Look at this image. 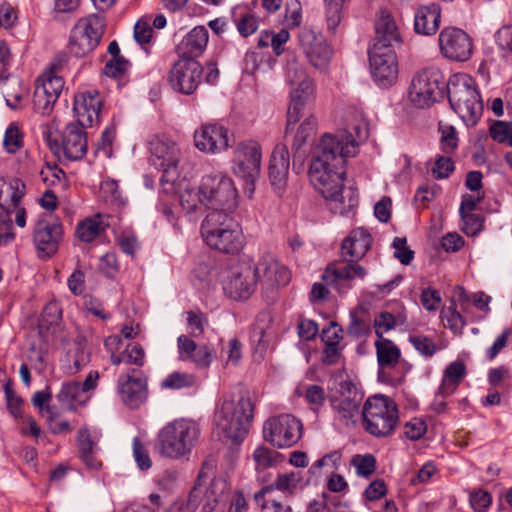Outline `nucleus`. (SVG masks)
I'll list each match as a JSON object with an SVG mask.
<instances>
[{"mask_svg":"<svg viewBox=\"0 0 512 512\" xmlns=\"http://www.w3.org/2000/svg\"><path fill=\"white\" fill-rule=\"evenodd\" d=\"M399 420L395 402L384 395L369 397L363 407V424L368 433L376 437L390 435Z\"/></svg>","mask_w":512,"mask_h":512,"instance_id":"nucleus-7","label":"nucleus"},{"mask_svg":"<svg viewBox=\"0 0 512 512\" xmlns=\"http://www.w3.org/2000/svg\"><path fill=\"white\" fill-rule=\"evenodd\" d=\"M18 19L16 9L9 3L0 4V27L9 29L13 27Z\"/></svg>","mask_w":512,"mask_h":512,"instance_id":"nucleus-64","label":"nucleus"},{"mask_svg":"<svg viewBox=\"0 0 512 512\" xmlns=\"http://www.w3.org/2000/svg\"><path fill=\"white\" fill-rule=\"evenodd\" d=\"M57 399L63 405L74 409L77 405L84 404L87 397L79 382H67L62 385Z\"/></svg>","mask_w":512,"mask_h":512,"instance_id":"nucleus-41","label":"nucleus"},{"mask_svg":"<svg viewBox=\"0 0 512 512\" xmlns=\"http://www.w3.org/2000/svg\"><path fill=\"white\" fill-rule=\"evenodd\" d=\"M359 259L344 258V261L329 266L323 274V280L328 285L334 286L339 292L350 288V285H346L347 282L352 280H363L367 275V270L358 263Z\"/></svg>","mask_w":512,"mask_h":512,"instance_id":"nucleus-24","label":"nucleus"},{"mask_svg":"<svg viewBox=\"0 0 512 512\" xmlns=\"http://www.w3.org/2000/svg\"><path fill=\"white\" fill-rule=\"evenodd\" d=\"M61 319V309L56 302H50L45 306L38 323V333L40 337L48 342L50 337L59 329Z\"/></svg>","mask_w":512,"mask_h":512,"instance_id":"nucleus-36","label":"nucleus"},{"mask_svg":"<svg viewBox=\"0 0 512 512\" xmlns=\"http://www.w3.org/2000/svg\"><path fill=\"white\" fill-rule=\"evenodd\" d=\"M317 130V119L313 115L307 116L299 125L292 142V149L298 151Z\"/></svg>","mask_w":512,"mask_h":512,"instance_id":"nucleus-44","label":"nucleus"},{"mask_svg":"<svg viewBox=\"0 0 512 512\" xmlns=\"http://www.w3.org/2000/svg\"><path fill=\"white\" fill-rule=\"evenodd\" d=\"M194 143L201 152L219 154L230 146L229 131L219 124H203L194 132Z\"/></svg>","mask_w":512,"mask_h":512,"instance_id":"nucleus-21","label":"nucleus"},{"mask_svg":"<svg viewBox=\"0 0 512 512\" xmlns=\"http://www.w3.org/2000/svg\"><path fill=\"white\" fill-rule=\"evenodd\" d=\"M394 256L404 265L413 259V251L407 247V240L404 237H396L393 240Z\"/></svg>","mask_w":512,"mask_h":512,"instance_id":"nucleus-63","label":"nucleus"},{"mask_svg":"<svg viewBox=\"0 0 512 512\" xmlns=\"http://www.w3.org/2000/svg\"><path fill=\"white\" fill-rule=\"evenodd\" d=\"M302 479L303 478L300 472L292 471L289 473L279 474L274 483L263 487L258 493L255 494V500L256 502L260 503L261 500H264V496L274 489L284 493L292 494L300 485Z\"/></svg>","mask_w":512,"mask_h":512,"instance_id":"nucleus-37","label":"nucleus"},{"mask_svg":"<svg viewBox=\"0 0 512 512\" xmlns=\"http://www.w3.org/2000/svg\"><path fill=\"white\" fill-rule=\"evenodd\" d=\"M439 46L442 55L453 61H466L473 51L470 36L456 27H447L440 32Z\"/></svg>","mask_w":512,"mask_h":512,"instance_id":"nucleus-17","label":"nucleus"},{"mask_svg":"<svg viewBox=\"0 0 512 512\" xmlns=\"http://www.w3.org/2000/svg\"><path fill=\"white\" fill-rule=\"evenodd\" d=\"M375 348L380 370L394 368L398 364L401 352L394 342L381 338L375 342Z\"/></svg>","mask_w":512,"mask_h":512,"instance_id":"nucleus-38","label":"nucleus"},{"mask_svg":"<svg viewBox=\"0 0 512 512\" xmlns=\"http://www.w3.org/2000/svg\"><path fill=\"white\" fill-rule=\"evenodd\" d=\"M491 138L498 143H508L512 146V123L495 121L489 129Z\"/></svg>","mask_w":512,"mask_h":512,"instance_id":"nucleus-51","label":"nucleus"},{"mask_svg":"<svg viewBox=\"0 0 512 512\" xmlns=\"http://www.w3.org/2000/svg\"><path fill=\"white\" fill-rule=\"evenodd\" d=\"M369 63L374 81L381 87L392 85L398 77L395 49L371 47Z\"/></svg>","mask_w":512,"mask_h":512,"instance_id":"nucleus-16","label":"nucleus"},{"mask_svg":"<svg viewBox=\"0 0 512 512\" xmlns=\"http://www.w3.org/2000/svg\"><path fill=\"white\" fill-rule=\"evenodd\" d=\"M196 378L193 374L187 372H173L166 376L161 382V387L165 389H184L194 386Z\"/></svg>","mask_w":512,"mask_h":512,"instance_id":"nucleus-45","label":"nucleus"},{"mask_svg":"<svg viewBox=\"0 0 512 512\" xmlns=\"http://www.w3.org/2000/svg\"><path fill=\"white\" fill-rule=\"evenodd\" d=\"M62 225L58 222L41 219L34 228V245L40 257H50L59 247Z\"/></svg>","mask_w":512,"mask_h":512,"instance_id":"nucleus-26","label":"nucleus"},{"mask_svg":"<svg viewBox=\"0 0 512 512\" xmlns=\"http://www.w3.org/2000/svg\"><path fill=\"white\" fill-rule=\"evenodd\" d=\"M340 396L334 395L331 405L335 411L337 418L348 425L350 421L359 413V402L356 387L350 381H342L339 383V389L336 391Z\"/></svg>","mask_w":512,"mask_h":512,"instance_id":"nucleus-27","label":"nucleus"},{"mask_svg":"<svg viewBox=\"0 0 512 512\" xmlns=\"http://www.w3.org/2000/svg\"><path fill=\"white\" fill-rule=\"evenodd\" d=\"M441 149L445 154H452L458 146L456 130L453 126L445 125L440 127Z\"/></svg>","mask_w":512,"mask_h":512,"instance_id":"nucleus-53","label":"nucleus"},{"mask_svg":"<svg viewBox=\"0 0 512 512\" xmlns=\"http://www.w3.org/2000/svg\"><path fill=\"white\" fill-rule=\"evenodd\" d=\"M351 464L355 467L357 475L368 477L375 471L376 459L371 454H357L352 457Z\"/></svg>","mask_w":512,"mask_h":512,"instance_id":"nucleus-49","label":"nucleus"},{"mask_svg":"<svg viewBox=\"0 0 512 512\" xmlns=\"http://www.w3.org/2000/svg\"><path fill=\"white\" fill-rule=\"evenodd\" d=\"M427 431V425L421 418H412L404 425V435L410 440L420 439Z\"/></svg>","mask_w":512,"mask_h":512,"instance_id":"nucleus-59","label":"nucleus"},{"mask_svg":"<svg viewBox=\"0 0 512 512\" xmlns=\"http://www.w3.org/2000/svg\"><path fill=\"white\" fill-rule=\"evenodd\" d=\"M454 168V162L452 161L450 154H445L436 158L432 173L435 178L444 179L454 171Z\"/></svg>","mask_w":512,"mask_h":512,"instance_id":"nucleus-58","label":"nucleus"},{"mask_svg":"<svg viewBox=\"0 0 512 512\" xmlns=\"http://www.w3.org/2000/svg\"><path fill=\"white\" fill-rule=\"evenodd\" d=\"M446 88L452 109L467 125H475L483 112L475 80L467 74L457 73L449 78Z\"/></svg>","mask_w":512,"mask_h":512,"instance_id":"nucleus-5","label":"nucleus"},{"mask_svg":"<svg viewBox=\"0 0 512 512\" xmlns=\"http://www.w3.org/2000/svg\"><path fill=\"white\" fill-rule=\"evenodd\" d=\"M403 318H395L389 312H382L374 319V330L378 339L383 338V334L393 329L398 324L404 323Z\"/></svg>","mask_w":512,"mask_h":512,"instance_id":"nucleus-48","label":"nucleus"},{"mask_svg":"<svg viewBox=\"0 0 512 512\" xmlns=\"http://www.w3.org/2000/svg\"><path fill=\"white\" fill-rule=\"evenodd\" d=\"M344 0H324L327 29L335 32L342 19Z\"/></svg>","mask_w":512,"mask_h":512,"instance_id":"nucleus-46","label":"nucleus"},{"mask_svg":"<svg viewBox=\"0 0 512 512\" xmlns=\"http://www.w3.org/2000/svg\"><path fill=\"white\" fill-rule=\"evenodd\" d=\"M256 284L254 265L242 262L230 267L223 279V290L234 300H246L254 293Z\"/></svg>","mask_w":512,"mask_h":512,"instance_id":"nucleus-14","label":"nucleus"},{"mask_svg":"<svg viewBox=\"0 0 512 512\" xmlns=\"http://www.w3.org/2000/svg\"><path fill=\"white\" fill-rule=\"evenodd\" d=\"M103 230L104 224L100 215H97L94 218H87L80 222L76 227V235L83 242H91Z\"/></svg>","mask_w":512,"mask_h":512,"instance_id":"nucleus-43","label":"nucleus"},{"mask_svg":"<svg viewBox=\"0 0 512 512\" xmlns=\"http://www.w3.org/2000/svg\"><path fill=\"white\" fill-rule=\"evenodd\" d=\"M465 372V365L461 361H454L448 365L444 372L442 383L436 394L434 409L437 412H441L444 409L445 402H443V399L454 393L465 376Z\"/></svg>","mask_w":512,"mask_h":512,"instance_id":"nucleus-31","label":"nucleus"},{"mask_svg":"<svg viewBox=\"0 0 512 512\" xmlns=\"http://www.w3.org/2000/svg\"><path fill=\"white\" fill-rule=\"evenodd\" d=\"M201 234L210 248L223 253H237L244 244L239 223L224 212L209 211L202 222Z\"/></svg>","mask_w":512,"mask_h":512,"instance_id":"nucleus-4","label":"nucleus"},{"mask_svg":"<svg viewBox=\"0 0 512 512\" xmlns=\"http://www.w3.org/2000/svg\"><path fill=\"white\" fill-rule=\"evenodd\" d=\"M253 412L254 405L249 396H224L214 415L218 433L231 441H242L248 434Z\"/></svg>","mask_w":512,"mask_h":512,"instance_id":"nucleus-2","label":"nucleus"},{"mask_svg":"<svg viewBox=\"0 0 512 512\" xmlns=\"http://www.w3.org/2000/svg\"><path fill=\"white\" fill-rule=\"evenodd\" d=\"M262 162L261 144L252 139L238 142L233 150L232 172L249 184L260 176Z\"/></svg>","mask_w":512,"mask_h":512,"instance_id":"nucleus-12","label":"nucleus"},{"mask_svg":"<svg viewBox=\"0 0 512 512\" xmlns=\"http://www.w3.org/2000/svg\"><path fill=\"white\" fill-rule=\"evenodd\" d=\"M133 455L141 470H147L152 466L149 452L138 438L133 439Z\"/></svg>","mask_w":512,"mask_h":512,"instance_id":"nucleus-62","label":"nucleus"},{"mask_svg":"<svg viewBox=\"0 0 512 512\" xmlns=\"http://www.w3.org/2000/svg\"><path fill=\"white\" fill-rule=\"evenodd\" d=\"M207 320L202 313L188 312L187 326L188 332L192 337H199L203 334Z\"/></svg>","mask_w":512,"mask_h":512,"instance_id":"nucleus-61","label":"nucleus"},{"mask_svg":"<svg viewBox=\"0 0 512 512\" xmlns=\"http://www.w3.org/2000/svg\"><path fill=\"white\" fill-rule=\"evenodd\" d=\"M496 42L504 52L503 56L512 61V26H503L496 33Z\"/></svg>","mask_w":512,"mask_h":512,"instance_id":"nucleus-55","label":"nucleus"},{"mask_svg":"<svg viewBox=\"0 0 512 512\" xmlns=\"http://www.w3.org/2000/svg\"><path fill=\"white\" fill-rule=\"evenodd\" d=\"M285 79L290 86L291 98L287 114V134L290 126L297 123L303 116L302 106L314 98L315 86L313 80L306 74L303 65L295 59L287 63Z\"/></svg>","mask_w":512,"mask_h":512,"instance_id":"nucleus-6","label":"nucleus"},{"mask_svg":"<svg viewBox=\"0 0 512 512\" xmlns=\"http://www.w3.org/2000/svg\"><path fill=\"white\" fill-rule=\"evenodd\" d=\"M90 350L84 340L75 341L67 351L63 360V368L67 374H75L90 361Z\"/></svg>","mask_w":512,"mask_h":512,"instance_id":"nucleus-35","label":"nucleus"},{"mask_svg":"<svg viewBox=\"0 0 512 512\" xmlns=\"http://www.w3.org/2000/svg\"><path fill=\"white\" fill-rule=\"evenodd\" d=\"M202 66L193 58L178 60L169 73L172 88L183 94L193 93L201 82Z\"/></svg>","mask_w":512,"mask_h":512,"instance_id":"nucleus-18","label":"nucleus"},{"mask_svg":"<svg viewBox=\"0 0 512 512\" xmlns=\"http://www.w3.org/2000/svg\"><path fill=\"white\" fill-rule=\"evenodd\" d=\"M440 7L438 4H430L421 7L415 15V31L423 35H432L439 28Z\"/></svg>","mask_w":512,"mask_h":512,"instance_id":"nucleus-34","label":"nucleus"},{"mask_svg":"<svg viewBox=\"0 0 512 512\" xmlns=\"http://www.w3.org/2000/svg\"><path fill=\"white\" fill-rule=\"evenodd\" d=\"M300 46L306 58L316 69H325L331 59L332 50L321 34L303 29L299 34Z\"/></svg>","mask_w":512,"mask_h":512,"instance_id":"nucleus-22","label":"nucleus"},{"mask_svg":"<svg viewBox=\"0 0 512 512\" xmlns=\"http://www.w3.org/2000/svg\"><path fill=\"white\" fill-rule=\"evenodd\" d=\"M462 218V231L468 236H475L483 227V218L474 213L460 214Z\"/></svg>","mask_w":512,"mask_h":512,"instance_id":"nucleus-56","label":"nucleus"},{"mask_svg":"<svg viewBox=\"0 0 512 512\" xmlns=\"http://www.w3.org/2000/svg\"><path fill=\"white\" fill-rule=\"evenodd\" d=\"M102 98L96 90H86L74 96L73 112L75 124L81 127H91L100 121Z\"/></svg>","mask_w":512,"mask_h":512,"instance_id":"nucleus-23","label":"nucleus"},{"mask_svg":"<svg viewBox=\"0 0 512 512\" xmlns=\"http://www.w3.org/2000/svg\"><path fill=\"white\" fill-rule=\"evenodd\" d=\"M104 28V19L99 15L81 18L71 31L69 53L77 58L89 55L99 45Z\"/></svg>","mask_w":512,"mask_h":512,"instance_id":"nucleus-10","label":"nucleus"},{"mask_svg":"<svg viewBox=\"0 0 512 512\" xmlns=\"http://www.w3.org/2000/svg\"><path fill=\"white\" fill-rule=\"evenodd\" d=\"M229 491L228 482L222 478L217 477L214 478L210 485L204 489V504L203 509L205 510H213L215 507L224 502L227 498V493Z\"/></svg>","mask_w":512,"mask_h":512,"instance_id":"nucleus-39","label":"nucleus"},{"mask_svg":"<svg viewBox=\"0 0 512 512\" xmlns=\"http://www.w3.org/2000/svg\"><path fill=\"white\" fill-rule=\"evenodd\" d=\"M64 87L63 77L58 75L55 67L43 73L36 82L33 93V108L41 115H49Z\"/></svg>","mask_w":512,"mask_h":512,"instance_id":"nucleus-15","label":"nucleus"},{"mask_svg":"<svg viewBox=\"0 0 512 512\" xmlns=\"http://www.w3.org/2000/svg\"><path fill=\"white\" fill-rule=\"evenodd\" d=\"M302 430V423L295 416L280 414L264 422L263 436L274 447L289 448L300 440Z\"/></svg>","mask_w":512,"mask_h":512,"instance_id":"nucleus-13","label":"nucleus"},{"mask_svg":"<svg viewBox=\"0 0 512 512\" xmlns=\"http://www.w3.org/2000/svg\"><path fill=\"white\" fill-rule=\"evenodd\" d=\"M100 193L103 200L111 205H121L123 203L118 183L115 180L103 181L100 186Z\"/></svg>","mask_w":512,"mask_h":512,"instance_id":"nucleus-52","label":"nucleus"},{"mask_svg":"<svg viewBox=\"0 0 512 512\" xmlns=\"http://www.w3.org/2000/svg\"><path fill=\"white\" fill-rule=\"evenodd\" d=\"M99 439L100 433L96 430H90L86 427L78 430L77 444L80 458L87 468L92 470H98L102 466L101 461L97 458Z\"/></svg>","mask_w":512,"mask_h":512,"instance_id":"nucleus-30","label":"nucleus"},{"mask_svg":"<svg viewBox=\"0 0 512 512\" xmlns=\"http://www.w3.org/2000/svg\"><path fill=\"white\" fill-rule=\"evenodd\" d=\"M409 341L413 345V347L423 356L431 357L436 351V344L427 336L423 335H413L409 337Z\"/></svg>","mask_w":512,"mask_h":512,"instance_id":"nucleus-54","label":"nucleus"},{"mask_svg":"<svg viewBox=\"0 0 512 512\" xmlns=\"http://www.w3.org/2000/svg\"><path fill=\"white\" fill-rule=\"evenodd\" d=\"M355 138L350 132L324 134L312 151L309 179L314 188L328 201L330 210L348 216L358 205V194L352 187L344 188L345 159L354 157L359 143L367 138L365 125L356 126Z\"/></svg>","mask_w":512,"mask_h":512,"instance_id":"nucleus-1","label":"nucleus"},{"mask_svg":"<svg viewBox=\"0 0 512 512\" xmlns=\"http://www.w3.org/2000/svg\"><path fill=\"white\" fill-rule=\"evenodd\" d=\"M441 317L445 323V326H447L454 334H462L463 328L466 325V321L464 317L455 309V307L450 306L443 310Z\"/></svg>","mask_w":512,"mask_h":512,"instance_id":"nucleus-47","label":"nucleus"},{"mask_svg":"<svg viewBox=\"0 0 512 512\" xmlns=\"http://www.w3.org/2000/svg\"><path fill=\"white\" fill-rule=\"evenodd\" d=\"M199 436L200 427L195 421L175 419L159 430L155 449L164 458L178 460L192 452Z\"/></svg>","mask_w":512,"mask_h":512,"instance_id":"nucleus-3","label":"nucleus"},{"mask_svg":"<svg viewBox=\"0 0 512 512\" xmlns=\"http://www.w3.org/2000/svg\"><path fill=\"white\" fill-rule=\"evenodd\" d=\"M149 149L157 165L166 175L177 174V166L181 151L177 144L166 136H153L149 141Z\"/></svg>","mask_w":512,"mask_h":512,"instance_id":"nucleus-25","label":"nucleus"},{"mask_svg":"<svg viewBox=\"0 0 512 512\" xmlns=\"http://www.w3.org/2000/svg\"><path fill=\"white\" fill-rule=\"evenodd\" d=\"M372 237L364 228H357L344 239L341 247L342 256L361 259L370 249Z\"/></svg>","mask_w":512,"mask_h":512,"instance_id":"nucleus-33","label":"nucleus"},{"mask_svg":"<svg viewBox=\"0 0 512 512\" xmlns=\"http://www.w3.org/2000/svg\"><path fill=\"white\" fill-rule=\"evenodd\" d=\"M85 127L75 123H69L61 136V142L57 139H49V145L56 154L63 153L68 160H80L87 152V139L84 132Z\"/></svg>","mask_w":512,"mask_h":512,"instance_id":"nucleus-19","label":"nucleus"},{"mask_svg":"<svg viewBox=\"0 0 512 512\" xmlns=\"http://www.w3.org/2000/svg\"><path fill=\"white\" fill-rule=\"evenodd\" d=\"M25 193V184L18 178L0 179V208L6 216L12 213V208H17Z\"/></svg>","mask_w":512,"mask_h":512,"instance_id":"nucleus-32","label":"nucleus"},{"mask_svg":"<svg viewBox=\"0 0 512 512\" xmlns=\"http://www.w3.org/2000/svg\"><path fill=\"white\" fill-rule=\"evenodd\" d=\"M180 205L187 214L193 213L201 207H206L202 182L198 187H189L180 193Z\"/></svg>","mask_w":512,"mask_h":512,"instance_id":"nucleus-42","label":"nucleus"},{"mask_svg":"<svg viewBox=\"0 0 512 512\" xmlns=\"http://www.w3.org/2000/svg\"><path fill=\"white\" fill-rule=\"evenodd\" d=\"M206 208L231 214L238 205V191L227 175L209 174L201 179Z\"/></svg>","mask_w":512,"mask_h":512,"instance_id":"nucleus-8","label":"nucleus"},{"mask_svg":"<svg viewBox=\"0 0 512 512\" xmlns=\"http://www.w3.org/2000/svg\"><path fill=\"white\" fill-rule=\"evenodd\" d=\"M117 387L121 400L131 408L139 407L147 399V380L139 370L131 369L122 374L117 381Z\"/></svg>","mask_w":512,"mask_h":512,"instance_id":"nucleus-20","label":"nucleus"},{"mask_svg":"<svg viewBox=\"0 0 512 512\" xmlns=\"http://www.w3.org/2000/svg\"><path fill=\"white\" fill-rule=\"evenodd\" d=\"M401 41L400 28L393 15L388 10H380L375 20V37L372 47L395 49Z\"/></svg>","mask_w":512,"mask_h":512,"instance_id":"nucleus-29","label":"nucleus"},{"mask_svg":"<svg viewBox=\"0 0 512 512\" xmlns=\"http://www.w3.org/2000/svg\"><path fill=\"white\" fill-rule=\"evenodd\" d=\"M257 282L260 283L263 296L267 302L273 303L277 299L278 291L290 281V272L285 265L270 254L264 255L254 265Z\"/></svg>","mask_w":512,"mask_h":512,"instance_id":"nucleus-11","label":"nucleus"},{"mask_svg":"<svg viewBox=\"0 0 512 512\" xmlns=\"http://www.w3.org/2000/svg\"><path fill=\"white\" fill-rule=\"evenodd\" d=\"M216 357V352L209 345H199L194 355L189 361L193 362L197 368L207 369Z\"/></svg>","mask_w":512,"mask_h":512,"instance_id":"nucleus-50","label":"nucleus"},{"mask_svg":"<svg viewBox=\"0 0 512 512\" xmlns=\"http://www.w3.org/2000/svg\"><path fill=\"white\" fill-rule=\"evenodd\" d=\"M123 362L136 366L144 365L145 352L141 345L137 343L129 344L122 352Z\"/></svg>","mask_w":512,"mask_h":512,"instance_id":"nucleus-57","label":"nucleus"},{"mask_svg":"<svg viewBox=\"0 0 512 512\" xmlns=\"http://www.w3.org/2000/svg\"><path fill=\"white\" fill-rule=\"evenodd\" d=\"M446 85L438 68H425L413 76L408 90L409 100L415 107H430L443 97Z\"/></svg>","mask_w":512,"mask_h":512,"instance_id":"nucleus-9","label":"nucleus"},{"mask_svg":"<svg viewBox=\"0 0 512 512\" xmlns=\"http://www.w3.org/2000/svg\"><path fill=\"white\" fill-rule=\"evenodd\" d=\"M208 42V32L198 26L192 29L181 42L180 48L184 53L188 54V58H193L202 53Z\"/></svg>","mask_w":512,"mask_h":512,"instance_id":"nucleus-40","label":"nucleus"},{"mask_svg":"<svg viewBox=\"0 0 512 512\" xmlns=\"http://www.w3.org/2000/svg\"><path fill=\"white\" fill-rule=\"evenodd\" d=\"M4 148L8 153H15L22 145V138L19 129L11 124L5 132L3 140Z\"/></svg>","mask_w":512,"mask_h":512,"instance_id":"nucleus-60","label":"nucleus"},{"mask_svg":"<svg viewBox=\"0 0 512 512\" xmlns=\"http://www.w3.org/2000/svg\"><path fill=\"white\" fill-rule=\"evenodd\" d=\"M290 167V156L288 148L283 143H278L274 147L268 167L270 184L278 195H282L288 183Z\"/></svg>","mask_w":512,"mask_h":512,"instance_id":"nucleus-28","label":"nucleus"}]
</instances>
